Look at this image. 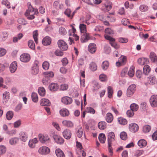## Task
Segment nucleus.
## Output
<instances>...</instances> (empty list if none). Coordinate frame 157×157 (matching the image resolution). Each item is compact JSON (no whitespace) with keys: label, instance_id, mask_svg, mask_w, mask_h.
Returning <instances> with one entry per match:
<instances>
[{"label":"nucleus","instance_id":"nucleus-1","mask_svg":"<svg viewBox=\"0 0 157 157\" xmlns=\"http://www.w3.org/2000/svg\"><path fill=\"white\" fill-rule=\"evenodd\" d=\"M44 74L45 76L43 79L42 82L44 84L46 85L50 82V79L53 77L54 73L52 71H47L44 72Z\"/></svg>","mask_w":157,"mask_h":157},{"label":"nucleus","instance_id":"nucleus-2","mask_svg":"<svg viewBox=\"0 0 157 157\" xmlns=\"http://www.w3.org/2000/svg\"><path fill=\"white\" fill-rule=\"evenodd\" d=\"M113 7V3L110 1H106L103 3L101 7V10L105 12H108Z\"/></svg>","mask_w":157,"mask_h":157},{"label":"nucleus","instance_id":"nucleus-3","mask_svg":"<svg viewBox=\"0 0 157 157\" xmlns=\"http://www.w3.org/2000/svg\"><path fill=\"white\" fill-rule=\"evenodd\" d=\"M105 38L106 40L109 41L110 44L115 49H117L119 48L120 46L115 42V40L114 38L108 35H105Z\"/></svg>","mask_w":157,"mask_h":157},{"label":"nucleus","instance_id":"nucleus-4","mask_svg":"<svg viewBox=\"0 0 157 157\" xmlns=\"http://www.w3.org/2000/svg\"><path fill=\"white\" fill-rule=\"evenodd\" d=\"M136 90V86L135 84H133L130 85L127 90V95L128 97L132 96Z\"/></svg>","mask_w":157,"mask_h":157},{"label":"nucleus","instance_id":"nucleus-5","mask_svg":"<svg viewBox=\"0 0 157 157\" xmlns=\"http://www.w3.org/2000/svg\"><path fill=\"white\" fill-rule=\"evenodd\" d=\"M57 44L59 48L62 51H66L68 48V46L67 43L62 40H59Z\"/></svg>","mask_w":157,"mask_h":157},{"label":"nucleus","instance_id":"nucleus-6","mask_svg":"<svg viewBox=\"0 0 157 157\" xmlns=\"http://www.w3.org/2000/svg\"><path fill=\"white\" fill-rule=\"evenodd\" d=\"M39 62L37 60H35L32 67V73L33 75L37 74L39 72Z\"/></svg>","mask_w":157,"mask_h":157},{"label":"nucleus","instance_id":"nucleus-7","mask_svg":"<svg viewBox=\"0 0 157 157\" xmlns=\"http://www.w3.org/2000/svg\"><path fill=\"white\" fill-rule=\"evenodd\" d=\"M39 140L41 143L46 145H47L50 142L49 136L46 135H39Z\"/></svg>","mask_w":157,"mask_h":157},{"label":"nucleus","instance_id":"nucleus-8","mask_svg":"<svg viewBox=\"0 0 157 157\" xmlns=\"http://www.w3.org/2000/svg\"><path fill=\"white\" fill-rule=\"evenodd\" d=\"M20 61L23 62H28L30 59V56L28 53L23 54L20 56Z\"/></svg>","mask_w":157,"mask_h":157},{"label":"nucleus","instance_id":"nucleus-9","mask_svg":"<svg viewBox=\"0 0 157 157\" xmlns=\"http://www.w3.org/2000/svg\"><path fill=\"white\" fill-rule=\"evenodd\" d=\"M150 103L153 107L157 106V95H153L151 96L149 99Z\"/></svg>","mask_w":157,"mask_h":157},{"label":"nucleus","instance_id":"nucleus-10","mask_svg":"<svg viewBox=\"0 0 157 157\" xmlns=\"http://www.w3.org/2000/svg\"><path fill=\"white\" fill-rule=\"evenodd\" d=\"M108 144H112L115 140V136L114 133L111 132L108 133L107 136Z\"/></svg>","mask_w":157,"mask_h":157},{"label":"nucleus","instance_id":"nucleus-11","mask_svg":"<svg viewBox=\"0 0 157 157\" xmlns=\"http://www.w3.org/2000/svg\"><path fill=\"white\" fill-rule=\"evenodd\" d=\"M50 152L49 148L46 146H43L40 147L38 150V152L41 154L46 155Z\"/></svg>","mask_w":157,"mask_h":157},{"label":"nucleus","instance_id":"nucleus-12","mask_svg":"<svg viewBox=\"0 0 157 157\" xmlns=\"http://www.w3.org/2000/svg\"><path fill=\"white\" fill-rule=\"evenodd\" d=\"M53 138L55 142L58 144H62L64 142L63 139L59 136L55 135L53 136Z\"/></svg>","mask_w":157,"mask_h":157},{"label":"nucleus","instance_id":"nucleus-13","mask_svg":"<svg viewBox=\"0 0 157 157\" xmlns=\"http://www.w3.org/2000/svg\"><path fill=\"white\" fill-rule=\"evenodd\" d=\"M19 138L22 141L25 142L27 140L28 137V135L27 133L25 132L21 131L19 134Z\"/></svg>","mask_w":157,"mask_h":157},{"label":"nucleus","instance_id":"nucleus-14","mask_svg":"<svg viewBox=\"0 0 157 157\" xmlns=\"http://www.w3.org/2000/svg\"><path fill=\"white\" fill-rule=\"evenodd\" d=\"M63 137L67 140H69L71 136V133L70 130L68 129H65L63 130Z\"/></svg>","mask_w":157,"mask_h":157},{"label":"nucleus","instance_id":"nucleus-15","mask_svg":"<svg viewBox=\"0 0 157 157\" xmlns=\"http://www.w3.org/2000/svg\"><path fill=\"white\" fill-rule=\"evenodd\" d=\"M139 128L138 125L135 123H131L129 125V129L132 132H136Z\"/></svg>","mask_w":157,"mask_h":157},{"label":"nucleus","instance_id":"nucleus-16","mask_svg":"<svg viewBox=\"0 0 157 157\" xmlns=\"http://www.w3.org/2000/svg\"><path fill=\"white\" fill-rule=\"evenodd\" d=\"M149 62V60L147 58L142 57L138 59V63L141 65L147 64Z\"/></svg>","mask_w":157,"mask_h":157},{"label":"nucleus","instance_id":"nucleus-17","mask_svg":"<svg viewBox=\"0 0 157 157\" xmlns=\"http://www.w3.org/2000/svg\"><path fill=\"white\" fill-rule=\"evenodd\" d=\"M150 58L152 63L157 65V56L154 52H151L150 55Z\"/></svg>","mask_w":157,"mask_h":157},{"label":"nucleus","instance_id":"nucleus-18","mask_svg":"<svg viewBox=\"0 0 157 157\" xmlns=\"http://www.w3.org/2000/svg\"><path fill=\"white\" fill-rule=\"evenodd\" d=\"M62 102L66 105H69L71 104L72 101V98L67 96L63 97L61 99Z\"/></svg>","mask_w":157,"mask_h":157},{"label":"nucleus","instance_id":"nucleus-19","mask_svg":"<svg viewBox=\"0 0 157 157\" xmlns=\"http://www.w3.org/2000/svg\"><path fill=\"white\" fill-rule=\"evenodd\" d=\"M48 88L52 91H55L58 89L59 86L56 83H52L49 85Z\"/></svg>","mask_w":157,"mask_h":157},{"label":"nucleus","instance_id":"nucleus-20","mask_svg":"<svg viewBox=\"0 0 157 157\" xmlns=\"http://www.w3.org/2000/svg\"><path fill=\"white\" fill-rule=\"evenodd\" d=\"M17 68V64L16 61L13 62L10 66V70L12 73H14Z\"/></svg>","mask_w":157,"mask_h":157},{"label":"nucleus","instance_id":"nucleus-21","mask_svg":"<svg viewBox=\"0 0 157 157\" xmlns=\"http://www.w3.org/2000/svg\"><path fill=\"white\" fill-rule=\"evenodd\" d=\"M51 42V38L48 36H46L42 40V43L44 46L49 45Z\"/></svg>","mask_w":157,"mask_h":157},{"label":"nucleus","instance_id":"nucleus-22","mask_svg":"<svg viewBox=\"0 0 157 157\" xmlns=\"http://www.w3.org/2000/svg\"><path fill=\"white\" fill-rule=\"evenodd\" d=\"M88 51L91 53H94L96 50V46L94 43H90L88 47Z\"/></svg>","mask_w":157,"mask_h":157},{"label":"nucleus","instance_id":"nucleus-23","mask_svg":"<svg viewBox=\"0 0 157 157\" xmlns=\"http://www.w3.org/2000/svg\"><path fill=\"white\" fill-rule=\"evenodd\" d=\"M59 0L55 1L53 4L54 8L56 10L62 9L63 8V5L59 3Z\"/></svg>","mask_w":157,"mask_h":157},{"label":"nucleus","instance_id":"nucleus-24","mask_svg":"<svg viewBox=\"0 0 157 157\" xmlns=\"http://www.w3.org/2000/svg\"><path fill=\"white\" fill-rule=\"evenodd\" d=\"M40 103V105L42 106H49L51 104V103L49 100L45 98L41 99Z\"/></svg>","mask_w":157,"mask_h":157},{"label":"nucleus","instance_id":"nucleus-25","mask_svg":"<svg viewBox=\"0 0 157 157\" xmlns=\"http://www.w3.org/2000/svg\"><path fill=\"white\" fill-rule=\"evenodd\" d=\"M59 113L60 115L63 117L67 116L69 114L68 110L66 109H61L59 111Z\"/></svg>","mask_w":157,"mask_h":157},{"label":"nucleus","instance_id":"nucleus-26","mask_svg":"<svg viewBox=\"0 0 157 157\" xmlns=\"http://www.w3.org/2000/svg\"><path fill=\"white\" fill-rule=\"evenodd\" d=\"M113 115L110 113H107L106 115L105 119L106 121L108 123H111L113 121Z\"/></svg>","mask_w":157,"mask_h":157},{"label":"nucleus","instance_id":"nucleus-27","mask_svg":"<svg viewBox=\"0 0 157 157\" xmlns=\"http://www.w3.org/2000/svg\"><path fill=\"white\" fill-rule=\"evenodd\" d=\"M137 144L140 147L142 148L146 146L147 144V142L144 139H141L138 141Z\"/></svg>","mask_w":157,"mask_h":157},{"label":"nucleus","instance_id":"nucleus-28","mask_svg":"<svg viewBox=\"0 0 157 157\" xmlns=\"http://www.w3.org/2000/svg\"><path fill=\"white\" fill-rule=\"evenodd\" d=\"M55 153L57 157H65L63 152L59 148L56 149Z\"/></svg>","mask_w":157,"mask_h":157},{"label":"nucleus","instance_id":"nucleus-29","mask_svg":"<svg viewBox=\"0 0 157 157\" xmlns=\"http://www.w3.org/2000/svg\"><path fill=\"white\" fill-rule=\"evenodd\" d=\"M143 73L145 75H147L150 72L151 69L150 66L147 65H145L143 67Z\"/></svg>","mask_w":157,"mask_h":157},{"label":"nucleus","instance_id":"nucleus-30","mask_svg":"<svg viewBox=\"0 0 157 157\" xmlns=\"http://www.w3.org/2000/svg\"><path fill=\"white\" fill-rule=\"evenodd\" d=\"M98 139L101 143H104L106 140V137L105 134L103 133L100 134L98 136Z\"/></svg>","mask_w":157,"mask_h":157},{"label":"nucleus","instance_id":"nucleus-31","mask_svg":"<svg viewBox=\"0 0 157 157\" xmlns=\"http://www.w3.org/2000/svg\"><path fill=\"white\" fill-rule=\"evenodd\" d=\"M106 123L105 121H100L98 124V128L101 130L104 129L106 128Z\"/></svg>","mask_w":157,"mask_h":157},{"label":"nucleus","instance_id":"nucleus-32","mask_svg":"<svg viewBox=\"0 0 157 157\" xmlns=\"http://www.w3.org/2000/svg\"><path fill=\"white\" fill-rule=\"evenodd\" d=\"M63 124L67 127L72 128L73 126V124L72 122L70 121H62Z\"/></svg>","mask_w":157,"mask_h":157},{"label":"nucleus","instance_id":"nucleus-33","mask_svg":"<svg viewBox=\"0 0 157 157\" xmlns=\"http://www.w3.org/2000/svg\"><path fill=\"white\" fill-rule=\"evenodd\" d=\"M38 91L39 94L41 96H44L45 94V89L43 87H39Z\"/></svg>","mask_w":157,"mask_h":157},{"label":"nucleus","instance_id":"nucleus-34","mask_svg":"<svg viewBox=\"0 0 157 157\" xmlns=\"http://www.w3.org/2000/svg\"><path fill=\"white\" fill-rule=\"evenodd\" d=\"M28 9L26 10L25 13H31L33 12L35 8H33L31 5L30 2L28 3Z\"/></svg>","mask_w":157,"mask_h":157},{"label":"nucleus","instance_id":"nucleus-35","mask_svg":"<svg viewBox=\"0 0 157 157\" xmlns=\"http://www.w3.org/2000/svg\"><path fill=\"white\" fill-rule=\"evenodd\" d=\"M89 68L91 71H95L97 69V66L94 62H92L89 64Z\"/></svg>","mask_w":157,"mask_h":157},{"label":"nucleus","instance_id":"nucleus-36","mask_svg":"<svg viewBox=\"0 0 157 157\" xmlns=\"http://www.w3.org/2000/svg\"><path fill=\"white\" fill-rule=\"evenodd\" d=\"M108 97L109 98H111L113 95V90L112 87L111 86H108L107 87Z\"/></svg>","mask_w":157,"mask_h":157},{"label":"nucleus","instance_id":"nucleus-37","mask_svg":"<svg viewBox=\"0 0 157 157\" xmlns=\"http://www.w3.org/2000/svg\"><path fill=\"white\" fill-rule=\"evenodd\" d=\"M31 98L32 101L34 102H36L38 101V98L36 93L33 92L32 94Z\"/></svg>","mask_w":157,"mask_h":157},{"label":"nucleus","instance_id":"nucleus-38","mask_svg":"<svg viewBox=\"0 0 157 157\" xmlns=\"http://www.w3.org/2000/svg\"><path fill=\"white\" fill-rule=\"evenodd\" d=\"M109 66V63L107 61H105L102 62L101 64V67L103 70L104 71L106 70Z\"/></svg>","mask_w":157,"mask_h":157},{"label":"nucleus","instance_id":"nucleus-39","mask_svg":"<svg viewBox=\"0 0 157 157\" xmlns=\"http://www.w3.org/2000/svg\"><path fill=\"white\" fill-rule=\"evenodd\" d=\"M13 116V112L12 111H9L6 114V118L8 120H10L12 119Z\"/></svg>","mask_w":157,"mask_h":157},{"label":"nucleus","instance_id":"nucleus-40","mask_svg":"<svg viewBox=\"0 0 157 157\" xmlns=\"http://www.w3.org/2000/svg\"><path fill=\"white\" fill-rule=\"evenodd\" d=\"M99 78L101 82H106L107 80V76L104 74H101L99 76Z\"/></svg>","mask_w":157,"mask_h":157},{"label":"nucleus","instance_id":"nucleus-41","mask_svg":"<svg viewBox=\"0 0 157 157\" xmlns=\"http://www.w3.org/2000/svg\"><path fill=\"white\" fill-rule=\"evenodd\" d=\"M131 109L133 111H136L138 110L139 106L138 105L135 103H132L130 106Z\"/></svg>","mask_w":157,"mask_h":157},{"label":"nucleus","instance_id":"nucleus-42","mask_svg":"<svg viewBox=\"0 0 157 157\" xmlns=\"http://www.w3.org/2000/svg\"><path fill=\"white\" fill-rule=\"evenodd\" d=\"M118 121L120 124L123 125L126 124L127 122V121L126 119L122 117L119 118Z\"/></svg>","mask_w":157,"mask_h":157},{"label":"nucleus","instance_id":"nucleus-43","mask_svg":"<svg viewBox=\"0 0 157 157\" xmlns=\"http://www.w3.org/2000/svg\"><path fill=\"white\" fill-rule=\"evenodd\" d=\"M86 112L92 114H94L95 113V110L91 107H87L86 109Z\"/></svg>","mask_w":157,"mask_h":157},{"label":"nucleus","instance_id":"nucleus-44","mask_svg":"<svg viewBox=\"0 0 157 157\" xmlns=\"http://www.w3.org/2000/svg\"><path fill=\"white\" fill-rule=\"evenodd\" d=\"M28 45L29 47L33 50L35 49V44L33 40H29L28 42Z\"/></svg>","mask_w":157,"mask_h":157},{"label":"nucleus","instance_id":"nucleus-45","mask_svg":"<svg viewBox=\"0 0 157 157\" xmlns=\"http://www.w3.org/2000/svg\"><path fill=\"white\" fill-rule=\"evenodd\" d=\"M18 141V138L17 137H15L10 139L9 140V142L11 145H14Z\"/></svg>","mask_w":157,"mask_h":157},{"label":"nucleus","instance_id":"nucleus-46","mask_svg":"<svg viewBox=\"0 0 157 157\" xmlns=\"http://www.w3.org/2000/svg\"><path fill=\"white\" fill-rule=\"evenodd\" d=\"M151 129V127L149 125H144L143 128V131L145 133L149 132Z\"/></svg>","mask_w":157,"mask_h":157},{"label":"nucleus","instance_id":"nucleus-47","mask_svg":"<svg viewBox=\"0 0 157 157\" xmlns=\"http://www.w3.org/2000/svg\"><path fill=\"white\" fill-rule=\"evenodd\" d=\"M31 13H25V15L28 19L32 20L35 18L34 14H31Z\"/></svg>","mask_w":157,"mask_h":157},{"label":"nucleus","instance_id":"nucleus-48","mask_svg":"<svg viewBox=\"0 0 157 157\" xmlns=\"http://www.w3.org/2000/svg\"><path fill=\"white\" fill-rule=\"evenodd\" d=\"M120 137L123 140H126L127 138V134L125 132H122L120 134Z\"/></svg>","mask_w":157,"mask_h":157},{"label":"nucleus","instance_id":"nucleus-49","mask_svg":"<svg viewBox=\"0 0 157 157\" xmlns=\"http://www.w3.org/2000/svg\"><path fill=\"white\" fill-rule=\"evenodd\" d=\"M79 28L81 32H84L86 31V25L84 24H80Z\"/></svg>","mask_w":157,"mask_h":157},{"label":"nucleus","instance_id":"nucleus-50","mask_svg":"<svg viewBox=\"0 0 157 157\" xmlns=\"http://www.w3.org/2000/svg\"><path fill=\"white\" fill-rule=\"evenodd\" d=\"M59 33L62 35H64L67 33L65 29L62 27H60L59 30Z\"/></svg>","mask_w":157,"mask_h":157},{"label":"nucleus","instance_id":"nucleus-51","mask_svg":"<svg viewBox=\"0 0 157 157\" xmlns=\"http://www.w3.org/2000/svg\"><path fill=\"white\" fill-rule=\"evenodd\" d=\"M54 54L57 56H62L63 55V52L59 49H56L54 52Z\"/></svg>","mask_w":157,"mask_h":157},{"label":"nucleus","instance_id":"nucleus-52","mask_svg":"<svg viewBox=\"0 0 157 157\" xmlns=\"http://www.w3.org/2000/svg\"><path fill=\"white\" fill-rule=\"evenodd\" d=\"M49 64L48 62L45 61L42 64V67L45 70H47L49 68Z\"/></svg>","mask_w":157,"mask_h":157},{"label":"nucleus","instance_id":"nucleus-53","mask_svg":"<svg viewBox=\"0 0 157 157\" xmlns=\"http://www.w3.org/2000/svg\"><path fill=\"white\" fill-rule=\"evenodd\" d=\"M140 9L141 11H146L148 9L147 6L144 5H141L140 6Z\"/></svg>","mask_w":157,"mask_h":157},{"label":"nucleus","instance_id":"nucleus-54","mask_svg":"<svg viewBox=\"0 0 157 157\" xmlns=\"http://www.w3.org/2000/svg\"><path fill=\"white\" fill-rule=\"evenodd\" d=\"M38 34L37 30L34 31L33 33V37L36 43H38L37 36Z\"/></svg>","mask_w":157,"mask_h":157},{"label":"nucleus","instance_id":"nucleus-55","mask_svg":"<svg viewBox=\"0 0 157 157\" xmlns=\"http://www.w3.org/2000/svg\"><path fill=\"white\" fill-rule=\"evenodd\" d=\"M77 136L78 138H80L82 136L83 134V131L81 127L77 131Z\"/></svg>","mask_w":157,"mask_h":157},{"label":"nucleus","instance_id":"nucleus-56","mask_svg":"<svg viewBox=\"0 0 157 157\" xmlns=\"http://www.w3.org/2000/svg\"><path fill=\"white\" fill-rule=\"evenodd\" d=\"M147 107V104L145 102H143L140 104V108L143 110H146Z\"/></svg>","mask_w":157,"mask_h":157},{"label":"nucleus","instance_id":"nucleus-57","mask_svg":"<svg viewBox=\"0 0 157 157\" xmlns=\"http://www.w3.org/2000/svg\"><path fill=\"white\" fill-rule=\"evenodd\" d=\"M68 88V85L66 84H63L60 85V89L61 90H66Z\"/></svg>","mask_w":157,"mask_h":157},{"label":"nucleus","instance_id":"nucleus-58","mask_svg":"<svg viewBox=\"0 0 157 157\" xmlns=\"http://www.w3.org/2000/svg\"><path fill=\"white\" fill-rule=\"evenodd\" d=\"M105 32L106 34H113L114 33L113 30L109 28H107L105 30Z\"/></svg>","mask_w":157,"mask_h":157},{"label":"nucleus","instance_id":"nucleus-59","mask_svg":"<svg viewBox=\"0 0 157 157\" xmlns=\"http://www.w3.org/2000/svg\"><path fill=\"white\" fill-rule=\"evenodd\" d=\"M6 151V147L3 146H0V155L4 154Z\"/></svg>","mask_w":157,"mask_h":157},{"label":"nucleus","instance_id":"nucleus-60","mask_svg":"<svg viewBox=\"0 0 157 157\" xmlns=\"http://www.w3.org/2000/svg\"><path fill=\"white\" fill-rule=\"evenodd\" d=\"M9 93L8 92L6 91L3 94L2 97L3 99L8 100L9 98Z\"/></svg>","mask_w":157,"mask_h":157},{"label":"nucleus","instance_id":"nucleus-61","mask_svg":"<svg viewBox=\"0 0 157 157\" xmlns=\"http://www.w3.org/2000/svg\"><path fill=\"white\" fill-rule=\"evenodd\" d=\"M22 106V105L21 103L18 104L15 108V111L16 112H18L21 109Z\"/></svg>","mask_w":157,"mask_h":157},{"label":"nucleus","instance_id":"nucleus-62","mask_svg":"<svg viewBox=\"0 0 157 157\" xmlns=\"http://www.w3.org/2000/svg\"><path fill=\"white\" fill-rule=\"evenodd\" d=\"M71 10L69 9H67L64 12V14L69 18L71 17Z\"/></svg>","mask_w":157,"mask_h":157},{"label":"nucleus","instance_id":"nucleus-63","mask_svg":"<svg viewBox=\"0 0 157 157\" xmlns=\"http://www.w3.org/2000/svg\"><path fill=\"white\" fill-rule=\"evenodd\" d=\"M133 112V111L131 109L128 110L126 112L127 116L129 117H132L134 114Z\"/></svg>","mask_w":157,"mask_h":157},{"label":"nucleus","instance_id":"nucleus-64","mask_svg":"<svg viewBox=\"0 0 157 157\" xmlns=\"http://www.w3.org/2000/svg\"><path fill=\"white\" fill-rule=\"evenodd\" d=\"M104 50L106 54H109L111 52V48L109 47L106 46L104 47Z\"/></svg>","mask_w":157,"mask_h":157}]
</instances>
